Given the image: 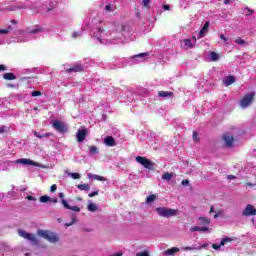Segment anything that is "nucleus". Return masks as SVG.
Masks as SVG:
<instances>
[{"mask_svg": "<svg viewBox=\"0 0 256 256\" xmlns=\"http://www.w3.org/2000/svg\"><path fill=\"white\" fill-rule=\"evenodd\" d=\"M182 185H184V186H185V185H189V180H183V181H182Z\"/></svg>", "mask_w": 256, "mask_h": 256, "instance_id": "nucleus-62", "label": "nucleus"}, {"mask_svg": "<svg viewBox=\"0 0 256 256\" xmlns=\"http://www.w3.org/2000/svg\"><path fill=\"white\" fill-rule=\"evenodd\" d=\"M26 199H28V201H37V198H35V196H27Z\"/></svg>", "mask_w": 256, "mask_h": 256, "instance_id": "nucleus-54", "label": "nucleus"}, {"mask_svg": "<svg viewBox=\"0 0 256 256\" xmlns=\"http://www.w3.org/2000/svg\"><path fill=\"white\" fill-rule=\"evenodd\" d=\"M39 201H40V203H48V201H51V197H49V196H41Z\"/></svg>", "mask_w": 256, "mask_h": 256, "instance_id": "nucleus-37", "label": "nucleus"}, {"mask_svg": "<svg viewBox=\"0 0 256 256\" xmlns=\"http://www.w3.org/2000/svg\"><path fill=\"white\" fill-rule=\"evenodd\" d=\"M179 251H181V249H179L177 247H173V248H170V249L164 251V255H166V256H175V254L179 253Z\"/></svg>", "mask_w": 256, "mask_h": 256, "instance_id": "nucleus-22", "label": "nucleus"}, {"mask_svg": "<svg viewBox=\"0 0 256 256\" xmlns=\"http://www.w3.org/2000/svg\"><path fill=\"white\" fill-rule=\"evenodd\" d=\"M197 43V37L193 36L192 39H185L181 42V47L183 49H193Z\"/></svg>", "mask_w": 256, "mask_h": 256, "instance_id": "nucleus-11", "label": "nucleus"}, {"mask_svg": "<svg viewBox=\"0 0 256 256\" xmlns=\"http://www.w3.org/2000/svg\"><path fill=\"white\" fill-rule=\"evenodd\" d=\"M156 213H158L160 217L169 218V217H175V215H178L179 210L173 209V208H167V207H157Z\"/></svg>", "mask_w": 256, "mask_h": 256, "instance_id": "nucleus-3", "label": "nucleus"}, {"mask_svg": "<svg viewBox=\"0 0 256 256\" xmlns=\"http://www.w3.org/2000/svg\"><path fill=\"white\" fill-rule=\"evenodd\" d=\"M117 6L115 5V2L107 4L105 6V11L106 13H113L114 11H116Z\"/></svg>", "mask_w": 256, "mask_h": 256, "instance_id": "nucleus-25", "label": "nucleus"}, {"mask_svg": "<svg viewBox=\"0 0 256 256\" xmlns=\"http://www.w3.org/2000/svg\"><path fill=\"white\" fill-rule=\"evenodd\" d=\"M193 140L194 141H199V134L197 132H193Z\"/></svg>", "mask_w": 256, "mask_h": 256, "instance_id": "nucleus-48", "label": "nucleus"}, {"mask_svg": "<svg viewBox=\"0 0 256 256\" xmlns=\"http://www.w3.org/2000/svg\"><path fill=\"white\" fill-rule=\"evenodd\" d=\"M207 31H209V22H206L202 29L198 32V39H203V37L207 35Z\"/></svg>", "mask_w": 256, "mask_h": 256, "instance_id": "nucleus-19", "label": "nucleus"}, {"mask_svg": "<svg viewBox=\"0 0 256 256\" xmlns=\"http://www.w3.org/2000/svg\"><path fill=\"white\" fill-rule=\"evenodd\" d=\"M52 126L54 129H56V131H60L61 133H63V131H66V129H67L65 124L61 121H54L52 123Z\"/></svg>", "mask_w": 256, "mask_h": 256, "instance_id": "nucleus-16", "label": "nucleus"}, {"mask_svg": "<svg viewBox=\"0 0 256 256\" xmlns=\"http://www.w3.org/2000/svg\"><path fill=\"white\" fill-rule=\"evenodd\" d=\"M104 145H106V147H115V138H113L112 136H107L106 138H104Z\"/></svg>", "mask_w": 256, "mask_h": 256, "instance_id": "nucleus-20", "label": "nucleus"}, {"mask_svg": "<svg viewBox=\"0 0 256 256\" xmlns=\"http://www.w3.org/2000/svg\"><path fill=\"white\" fill-rule=\"evenodd\" d=\"M69 177H72V179H81V175L79 173H69Z\"/></svg>", "mask_w": 256, "mask_h": 256, "instance_id": "nucleus-41", "label": "nucleus"}, {"mask_svg": "<svg viewBox=\"0 0 256 256\" xmlns=\"http://www.w3.org/2000/svg\"><path fill=\"white\" fill-rule=\"evenodd\" d=\"M207 247H209V243H205L201 246V249H207Z\"/></svg>", "mask_w": 256, "mask_h": 256, "instance_id": "nucleus-59", "label": "nucleus"}, {"mask_svg": "<svg viewBox=\"0 0 256 256\" xmlns=\"http://www.w3.org/2000/svg\"><path fill=\"white\" fill-rule=\"evenodd\" d=\"M6 130H7L6 126H1L0 127V133H5Z\"/></svg>", "mask_w": 256, "mask_h": 256, "instance_id": "nucleus-55", "label": "nucleus"}, {"mask_svg": "<svg viewBox=\"0 0 256 256\" xmlns=\"http://www.w3.org/2000/svg\"><path fill=\"white\" fill-rule=\"evenodd\" d=\"M85 137H87V130L79 129L76 133L78 143H83V141H85Z\"/></svg>", "mask_w": 256, "mask_h": 256, "instance_id": "nucleus-15", "label": "nucleus"}, {"mask_svg": "<svg viewBox=\"0 0 256 256\" xmlns=\"http://www.w3.org/2000/svg\"><path fill=\"white\" fill-rule=\"evenodd\" d=\"M37 33H45V28L41 25H33L18 32L19 35H35Z\"/></svg>", "mask_w": 256, "mask_h": 256, "instance_id": "nucleus-4", "label": "nucleus"}, {"mask_svg": "<svg viewBox=\"0 0 256 256\" xmlns=\"http://www.w3.org/2000/svg\"><path fill=\"white\" fill-rule=\"evenodd\" d=\"M87 66H83L81 64H76L75 66L69 68L67 71L68 73H81L83 69H85Z\"/></svg>", "mask_w": 256, "mask_h": 256, "instance_id": "nucleus-18", "label": "nucleus"}, {"mask_svg": "<svg viewBox=\"0 0 256 256\" xmlns=\"http://www.w3.org/2000/svg\"><path fill=\"white\" fill-rule=\"evenodd\" d=\"M242 215H244V217H251L253 215H256L255 207L251 204H248L246 208L243 210Z\"/></svg>", "mask_w": 256, "mask_h": 256, "instance_id": "nucleus-13", "label": "nucleus"}, {"mask_svg": "<svg viewBox=\"0 0 256 256\" xmlns=\"http://www.w3.org/2000/svg\"><path fill=\"white\" fill-rule=\"evenodd\" d=\"M96 195H99V191H94L88 194V197H95Z\"/></svg>", "mask_w": 256, "mask_h": 256, "instance_id": "nucleus-52", "label": "nucleus"}, {"mask_svg": "<svg viewBox=\"0 0 256 256\" xmlns=\"http://www.w3.org/2000/svg\"><path fill=\"white\" fill-rule=\"evenodd\" d=\"M89 150L91 155H97V153H99V150L96 146H90Z\"/></svg>", "mask_w": 256, "mask_h": 256, "instance_id": "nucleus-38", "label": "nucleus"}, {"mask_svg": "<svg viewBox=\"0 0 256 256\" xmlns=\"http://www.w3.org/2000/svg\"><path fill=\"white\" fill-rule=\"evenodd\" d=\"M198 221L200 225H209V223H211V220L207 217H199Z\"/></svg>", "mask_w": 256, "mask_h": 256, "instance_id": "nucleus-27", "label": "nucleus"}, {"mask_svg": "<svg viewBox=\"0 0 256 256\" xmlns=\"http://www.w3.org/2000/svg\"><path fill=\"white\" fill-rule=\"evenodd\" d=\"M193 250H195V248L194 247H190V246H186V247L182 248V251H193Z\"/></svg>", "mask_w": 256, "mask_h": 256, "instance_id": "nucleus-47", "label": "nucleus"}, {"mask_svg": "<svg viewBox=\"0 0 256 256\" xmlns=\"http://www.w3.org/2000/svg\"><path fill=\"white\" fill-rule=\"evenodd\" d=\"M225 5H229L231 3V0H224Z\"/></svg>", "mask_w": 256, "mask_h": 256, "instance_id": "nucleus-63", "label": "nucleus"}, {"mask_svg": "<svg viewBox=\"0 0 256 256\" xmlns=\"http://www.w3.org/2000/svg\"><path fill=\"white\" fill-rule=\"evenodd\" d=\"M19 237H22L23 239H27L32 243V245H39V240L35 236V234H31L25 230H18Z\"/></svg>", "mask_w": 256, "mask_h": 256, "instance_id": "nucleus-5", "label": "nucleus"}, {"mask_svg": "<svg viewBox=\"0 0 256 256\" xmlns=\"http://www.w3.org/2000/svg\"><path fill=\"white\" fill-rule=\"evenodd\" d=\"M162 179L163 181H171V179H173V174L166 172L162 174Z\"/></svg>", "mask_w": 256, "mask_h": 256, "instance_id": "nucleus-32", "label": "nucleus"}, {"mask_svg": "<svg viewBox=\"0 0 256 256\" xmlns=\"http://www.w3.org/2000/svg\"><path fill=\"white\" fill-rule=\"evenodd\" d=\"M243 13L246 16L253 15V10L249 9L248 7H246V8H244Z\"/></svg>", "mask_w": 256, "mask_h": 256, "instance_id": "nucleus-40", "label": "nucleus"}, {"mask_svg": "<svg viewBox=\"0 0 256 256\" xmlns=\"http://www.w3.org/2000/svg\"><path fill=\"white\" fill-rule=\"evenodd\" d=\"M136 161L137 163H139L140 165L144 166L145 169H153L154 164L153 162H151V160L147 159L146 157H142V156H137L136 157Z\"/></svg>", "mask_w": 256, "mask_h": 256, "instance_id": "nucleus-8", "label": "nucleus"}, {"mask_svg": "<svg viewBox=\"0 0 256 256\" xmlns=\"http://www.w3.org/2000/svg\"><path fill=\"white\" fill-rule=\"evenodd\" d=\"M147 57H149V53H140L134 55L130 58V65H137V63H143L144 61H147Z\"/></svg>", "mask_w": 256, "mask_h": 256, "instance_id": "nucleus-7", "label": "nucleus"}, {"mask_svg": "<svg viewBox=\"0 0 256 256\" xmlns=\"http://www.w3.org/2000/svg\"><path fill=\"white\" fill-rule=\"evenodd\" d=\"M78 189L80 191H89L91 189V186L89 184H80L78 185Z\"/></svg>", "mask_w": 256, "mask_h": 256, "instance_id": "nucleus-34", "label": "nucleus"}, {"mask_svg": "<svg viewBox=\"0 0 256 256\" xmlns=\"http://www.w3.org/2000/svg\"><path fill=\"white\" fill-rule=\"evenodd\" d=\"M136 256H149V252H147V251L138 252V253L136 254Z\"/></svg>", "mask_w": 256, "mask_h": 256, "instance_id": "nucleus-44", "label": "nucleus"}, {"mask_svg": "<svg viewBox=\"0 0 256 256\" xmlns=\"http://www.w3.org/2000/svg\"><path fill=\"white\" fill-rule=\"evenodd\" d=\"M253 97H255V93H249L247 94L241 101H240V107L242 109H245L253 103Z\"/></svg>", "mask_w": 256, "mask_h": 256, "instance_id": "nucleus-9", "label": "nucleus"}, {"mask_svg": "<svg viewBox=\"0 0 256 256\" xmlns=\"http://www.w3.org/2000/svg\"><path fill=\"white\" fill-rule=\"evenodd\" d=\"M51 9H52V8H44L43 11H45V12L47 13V12L51 11Z\"/></svg>", "mask_w": 256, "mask_h": 256, "instance_id": "nucleus-64", "label": "nucleus"}, {"mask_svg": "<svg viewBox=\"0 0 256 256\" xmlns=\"http://www.w3.org/2000/svg\"><path fill=\"white\" fill-rule=\"evenodd\" d=\"M81 35H83V30L75 31L72 33L73 39H79V37H81Z\"/></svg>", "mask_w": 256, "mask_h": 256, "instance_id": "nucleus-36", "label": "nucleus"}, {"mask_svg": "<svg viewBox=\"0 0 256 256\" xmlns=\"http://www.w3.org/2000/svg\"><path fill=\"white\" fill-rule=\"evenodd\" d=\"M156 199H157V195L152 194V195H150V196H148V197L146 198V203H147L148 205H150V203L155 202Z\"/></svg>", "mask_w": 256, "mask_h": 256, "instance_id": "nucleus-31", "label": "nucleus"}, {"mask_svg": "<svg viewBox=\"0 0 256 256\" xmlns=\"http://www.w3.org/2000/svg\"><path fill=\"white\" fill-rule=\"evenodd\" d=\"M219 37L223 41V45L225 47H229V45H231V38H227L223 33L219 34Z\"/></svg>", "mask_w": 256, "mask_h": 256, "instance_id": "nucleus-24", "label": "nucleus"}, {"mask_svg": "<svg viewBox=\"0 0 256 256\" xmlns=\"http://www.w3.org/2000/svg\"><path fill=\"white\" fill-rule=\"evenodd\" d=\"M61 203L64 209H69L70 211H75L76 213H79V211H81V208H79L78 206H70L65 199H62Z\"/></svg>", "mask_w": 256, "mask_h": 256, "instance_id": "nucleus-17", "label": "nucleus"}, {"mask_svg": "<svg viewBox=\"0 0 256 256\" xmlns=\"http://www.w3.org/2000/svg\"><path fill=\"white\" fill-rule=\"evenodd\" d=\"M190 231H192V233H195L197 231L205 233V232L209 231V227H207V226H203V227L193 226V227L190 228Z\"/></svg>", "mask_w": 256, "mask_h": 256, "instance_id": "nucleus-21", "label": "nucleus"}, {"mask_svg": "<svg viewBox=\"0 0 256 256\" xmlns=\"http://www.w3.org/2000/svg\"><path fill=\"white\" fill-rule=\"evenodd\" d=\"M31 39L29 38H18L17 43H26V41H30Z\"/></svg>", "mask_w": 256, "mask_h": 256, "instance_id": "nucleus-43", "label": "nucleus"}, {"mask_svg": "<svg viewBox=\"0 0 256 256\" xmlns=\"http://www.w3.org/2000/svg\"><path fill=\"white\" fill-rule=\"evenodd\" d=\"M38 237H42V239H46L49 243H59V234L55 232H51L49 230H38Z\"/></svg>", "mask_w": 256, "mask_h": 256, "instance_id": "nucleus-2", "label": "nucleus"}, {"mask_svg": "<svg viewBox=\"0 0 256 256\" xmlns=\"http://www.w3.org/2000/svg\"><path fill=\"white\" fill-rule=\"evenodd\" d=\"M17 165H31L32 167H41V164L39 162H35L28 158H20L15 161Z\"/></svg>", "mask_w": 256, "mask_h": 256, "instance_id": "nucleus-10", "label": "nucleus"}, {"mask_svg": "<svg viewBox=\"0 0 256 256\" xmlns=\"http://www.w3.org/2000/svg\"><path fill=\"white\" fill-rule=\"evenodd\" d=\"M4 79H6L7 81H13V79H15V74L13 73H5L3 75Z\"/></svg>", "mask_w": 256, "mask_h": 256, "instance_id": "nucleus-35", "label": "nucleus"}, {"mask_svg": "<svg viewBox=\"0 0 256 256\" xmlns=\"http://www.w3.org/2000/svg\"><path fill=\"white\" fill-rule=\"evenodd\" d=\"M159 97H173V92L169 91H160L158 93Z\"/></svg>", "mask_w": 256, "mask_h": 256, "instance_id": "nucleus-28", "label": "nucleus"}, {"mask_svg": "<svg viewBox=\"0 0 256 256\" xmlns=\"http://www.w3.org/2000/svg\"><path fill=\"white\" fill-rule=\"evenodd\" d=\"M234 43H236L237 45H240V47H247L248 45L247 41L243 40L241 37H237L234 40Z\"/></svg>", "mask_w": 256, "mask_h": 256, "instance_id": "nucleus-26", "label": "nucleus"}, {"mask_svg": "<svg viewBox=\"0 0 256 256\" xmlns=\"http://www.w3.org/2000/svg\"><path fill=\"white\" fill-rule=\"evenodd\" d=\"M236 238H223L220 242V244H212V249H214L215 251H219V249H221V247H224V245H227V243H231L232 241H235Z\"/></svg>", "mask_w": 256, "mask_h": 256, "instance_id": "nucleus-12", "label": "nucleus"}, {"mask_svg": "<svg viewBox=\"0 0 256 256\" xmlns=\"http://www.w3.org/2000/svg\"><path fill=\"white\" fill-rule=\"evenodd\" d=\"M88 179H94L96 181L97 180V175L88 173Z\"/></svg>", "mask_w": 256, "mask_h": 256, "instance_id": "nucleus-50", "label": "nucleus"}, {"mask_svg": "<svg viewBox=\"0 0 256 256\" xmlns=\"http://www.w3.org/2000/svg\"><path fill=\"white\" fill-rule=\"evenodd\" d=\"M223 83L225 87H229V85H233L235 83V76H227L224 80Z\"/></svg>", "mask_w": 256, "mask_h": 256, "instance_id": "nucleus-23", "label": "nucleus"}, {"mask_svg": "<svg viewBox=\"0 0 256 256\" xmlns=\"http://www.w3.org/2000/svg\"><path fill=\"white\" fill-rule=\"evenodd\" d=\"M221 215H223V211L222 210L217 211L214 215V219H217L218 217H221Z\"/></svg>", "mask_w": 256, "mask_h": 256, "instance_id": "nucleus-45", "label": "nucleus"}, {"mask_svg": "<svg viewBox=\"0 0 256 256\" xmlns=\"http://www.w3.org/2000/svg\"><path fill=\"white\" fill-rule=\"evenodd\" d=\"M58 197L63 200V197H65V194H64L63 192H60V193L58 194Z\"/></svg>", "mask_w": 256, "mask_h": 256, "instance_id": "nucleus-61", "label": "nucleus"}, {"mask_svg": "<svg viewBox=\"0 0 256 256\" xmlns=\"http://www.w3.org/2000/svg\"><path fill=\"white\" fill-rule=\"evenodd\" d=\"M41 96V91H33L32 92V97H39Z\"/></svg>", "mask_w": 256, "mask_h": 256, "instance_id": "nucleus-49", "label": "nucleus"}, {"mask_svg": "<svg viewBox=\"0 0 256 256\" xmlns=\"http://www.w3.org/2000/svg\"><path fill=\"white\" fill-rule=\"evenodd\" d=\"M0 71H7V67L3 64H0Z\"/></svg>", "mask_w": 256, "mask_h": 256, "instance_id": "nucleus-56", "label": "nucleus"}, {"mask_svg": "<svg viewBox=\"0 0 256 256\" xmlns=\"http://www.w3.org/2000/svg\"><path fill=\"white\" fill-rule=\"evenodd\" d=\"M71 225H75V218H72V221L70 223H65V227H71Z\"/></svg>", "mask_w": 256, "mask_h": 256, "instance_id": "nucleus-46", "label": "nucleus"}, {"mask_svg": "<svg viewBox=\"0 0 256 256\" xmlns=\"http://www.w3.org/2000/svg\"><path fill=\"white\" fill-rule=\"evenodd\" d=\"M245 187H255V184H252V183L248 182V183L245 184Z\"/></svg>", "mask_w": 256, "mask_h": 256, "instance_id": "nucleus-60", "label": "nucleus"}, {"mask_svg": "<svg viewBox=\"0 0 256 256\" xmlns=\"http://www.w3.org/2000/svg\"><path fill=\"white\" fill-rule=\"evenodd\" d=\"M125 32L124 25L107 23L94 27L91 31L93 39L97 40L100 45H117L123 41Z\"/></svg>", "mask_w": 256, "mask_h": 256, "instance_id": "nucleus-1", "label": "nucleus"}, {"mask_svg": "<svg viewBox=\"0 0 256 256\" xmlns=\"http://www.w3.org/2000/svg\"><path fill=\"white\" fill-rule=\"evenodd\" d=\"M50 191L51 193H55V191H57V186L54 184L50 187Z\"/></svg>", "mask_w": 256, "mask_h": 256, "instance_id": "nucleus-53", "label": "nucleus"}, {"mask_svg": "<svg viewBox=\"0 0 256 256\" xmlns=\"http://www.w3.org/2000/svg\"><path fill=\"white\" fill-rule=\"evenodd\" d=\"M209 58L211 61H219L220 56L216 52H210Z\"/></svg>", "mask_w": 256, "mask_h": 256, "instance_id": "nucleus-33", "label": "nucleus"}, {"mask_svg": "<svg viewBox=\"0 0 256 256\" xmlns=\"http://www.w3.org/2000/svg\"><path fill=\"white\" fill-rule=\"evenodd\" d=\"M141 5L144 9H151V0H142Z\"/></svg>", "mask_w": 256, "mask_h": 256, "instance_id": "nucleus-30", "label": "nucleus"}, {"mask_svg": "<svg viewBox=\"0 0 256 256\" xmlns=\"http://www.w3.org/2000/svg\"><path fill=\"white\" fill-rule=\"evenodd\" d=\"M147 57H149V53H140L134 55L130 58V65H137V63H143L144 61H147Z\"/></svg>", "mask_w": 256, "mask_h": 256, "instance_id": "nucleus-6", "label": "nucleus"}, {"mask_svg": "<svg viewBox=\"0 0 256 256\" xmlns=\"http://www.w3.org/2000/svg\"><path fill=\"white\" fill-rule=\"evenodd\" d=\"M223 141H224L226 147H232L233 142L235 141V138L233 137V134L225 133L223 135Z\"/></svg>", "mask_w": 256, "mask_h": 256, "instance_id": "nucleus-14", "label": "nucleus"}, {"mask_svg": "<svg viewBox=\"0 0 256 256\" xmlns=\"http://www.w3.org/2000/svg\"><path fill=\"white\" fill-rule=\"evenodd\" d=\"M97 209H99L97 204H95V203H89L88 204V211H90L91 213L97 211Z\"/></svg>", "mask_w": 256, "mask_h": 256, "instance_id": "nucleus-29", "label": "nucleus"}, {"mask_svg": "<svg viewBox=\"0 0 256 256\" xmlns=\"http://www.w3.org/2000/svg\"><path fill=\"white\" fill-rule=\"evenodd\" d=\"M35 137H37L38 139H43V137H49V134H45V135H40L37 132H34Z\"/></svg>", "mask_w": 256, "mask_h": 256, "instance_id": "nucleus-42", "label": "nucleus"}, {"mask_svg": "<svg viewBox=\"0 0 256 256\" xmlns=\"http://www.w3.org/2000/svg\"><path fill=\"white\" fill-rule=\"evenodd\" d=\"M96 181H107V178L103 177V176H96Z\"/></svg>", "mask_w": 256, "mask_h": 256, "instance_id": "nucleus-51", "label": "nucleus"}, {"mask_svg": "<svg viewBox=\"0 0 256 256\" xmlns=\"http://www.w3.org/2000/svg\"><path fill=\"white\" fill-rule=\"evenodd\" d=\"M209 213H210V215H211V213H215V206H211L210 207Z\"/></svg>", "mask_w": 256, "mask_h": 256, "instance_id": "nucleus-58", "label": "nucleus"}, {"mask_svg": "<svg viewBox=\"0 0 256 256\" xmlns=\"http://www.w3.org/2000/svg\"><path fill=\"white\" fill-rule=\"evenodd\" d=\"M11 29H13L11 26H8V29H0V35H7Z\"/></svg>", "mask_w": 256, "mask_h": 256, "instance_id": "nucleus-39", "label": "nucleus"}, {"mask_svg": "<svg viewBox=\"0 0 256 256\" xmlns=\"http://www.w3.org/2000/svg\"><path fill=\"white\" fill-rule=\"evenodd\" d=\"M163 8H164L165 11H169L171 9V6L170 5H164Z\"/></svg>", "mask_w": 256, "mask_h": 256, "instance_id": "nucleus-57", "label": "nucleus"}]
</instances>
